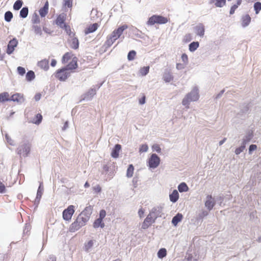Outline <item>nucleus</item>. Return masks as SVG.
Segmentation results:
<instances>
[{
    "label": "nucleus",
    "mask_w": 261,
    "mask_h": 261,
    "mask_svg": "<svg viewBox=\"0 0 261 261\" xmlns=\"http://www.w3.org/2000/svg\"><path fill=\"white\" fill-rule=\"evenodd\" d=\"M199 97L198 89L197 87H195L191 91L188 93L184 98L182 101V104L183 106H185L186 108H189L190 102L197 100Z\"/></svg>",
    "instance_id": "nucleus-1"
},
{
    "label": "nucleus",
    "mask_w": 261,
    "mask_h": 261,
    "mask_svg": "<svg viewBox=\"0 0 261 261\" xmlns=\"http://www.w3.org/2000/svg\"><path fill=\"white\" fill-rule=\"evenodd\" d=\"M31 144L28 141H24L22 145H20L17 148L18 154L22 155L25 158L28 156L31 151Z\"/></svg>",
    "instance_id": "nucleus-2"
},
{
    "label": "nucleus",
    "mask_w": 261,
    "mask_h": 261,
    "mask_svg": "<svg viewBox=\"0 0 261 261\" xmlns=\"http://www.w3.org/2000/svg\"><path fill=\"white\" fill-rule=\"evenodd\" d=\"M128 28L127 24H123L119 27L117 29L114 30L113 32L108 37L109 39L112 40L114 43L123 33V31Z\"/></svg>",
    "instance_id": "nucleus-3"
},
{
    "label": "nucleus",
    "mask_w": 261,
    "mask_h": 261,
    "mask_svg": "<svg viewBox=\"0 0 261 261\" xmlns=\"http://www.w3.org/2000/svg\"><path fill=\"white\" fill-rule=\"evenodd\" d=\"M161 162L160 158L156 153H152L147 161L149 169H154L158 167Z\"/></svg>",
    "instance_id": "nucleus-4"
},
{
    "label": "nucleus",
    "mask_w": 261,
    "mask_h": 261,
    "mask_svg": "<svg viewBox=\"0 0 261 261\" xmlns=\"http://www.w3.org/2000/svg\"><path fill=\"white\" fill-rule=\"evenodd\" d=\"M74 208V205H70L63 211L62 217L65 221H69L71 220L75 212Z\"/></svg>",
    "instance_id": "nucleus-5"
},
{
    "label": "nucleus",
    "mask_w": 261,
    "mask_h": 261,
    "mask_svg": "<svg viewBox=\"0 0 261 261\" xmlns=\"http://www.w3.org/2000/svg\"><path fill=\"white\" fill-rule=\"evenodd\" d=\"M55 76L60 81H65L70 76V73L62 67L56 71Z\"/></svg>",
    "instance_id": "nucleus-6"
},
{
    "label": "nucleus",
    "mask_w": 261,
    "mask_h": 261,
    "mask_svg": "<svg viewBox=\"0 0 261 261\" xmlns=\"http://www.w3.org/2000/svg\"><path fill=\"white\" fill-rule=\"evenodd\" d=\"M146 24L150 26L153 25L155 24H163V16L153 15L148 18Z\"/></svg>",
    "instance_id": "nucleus-7"
},
{
    "label": "nucleus",
    "mask_w": 261,
    "mask_h": 261,
    "mask_svg": "<svg viewBox=\"0 0 261 261\" xmlns=\"http://www.w3.org/2000/svg\"><path fill=\"white\" fill-rule=\"evenodd\" d=\"M44 191L43 185L42 182H40L38 187L36 198L34 201V209L36 210L40 203V199Z\"/></svg>",
    "instance_id": "nucleus-8"
},
{
    "label": "nucleus",
    "mask_w": 261,
    "mask_h": 261,
    "mask_svg": "<svg viewBox=\"0 0 261 261\" xmlns=\"http://www.w3.org/2000/svg\"><path fill=\"white\" fill-rule=\"evenodd\" d=\"M173 67H168L164 70V82L170 83L173 81L174 76L172 70Z\"/></svg>",
    "instance_id": "nucleus-9"
},
{
    "label": "nucleus",
    "mask_w": 261,
    "mask_h": 261,
    "mask_svg": "<svg viewBox=\"0 0 261 261\" xmlns=\"http://www.w3.org/2000/svg\"><path fill=\"white\" fill-rule=\"evenodd\" d=\"M18 44V42L16 38L11 39L7 45L6 53L9 55H11L14 52L15 48L17 46Z\"/></svg>",
    "instance_id": "nucleus-10"
},
{
    "label": "nucleus",
    "mask_w": 261,
    "mask_h": 261,
    "mask_svg": "<svg viewBox=\"0 0 261 261\" xmlns=\"http://www.w3.org/2000/svg\"><path fill=\"white\" fill-rule=\"evenodd\" d=\"M77 60L78 59L76 57H74L71 61H70L67 65L63 67L66 71L72 70L75 69L77 68Z\"/></svg>",
    "instance_id": "nucleus-11"
},
{
    "label": "nucleus",
    "mask_w": 261,
    "mask_h": 261,
    "mask_svg": "<svg viewBox=\"0 0 261 261\" xmlns=\"http://www.w3.org/2000/svg\"><path fill=\"white\" fill-rule=\"evenodd\" d=\"M96 93V89L95 88H91L86 93L83 95L82 99L86 101L91 100Z\"/></svg>",
    "instance_id": "nucleus-12"
},
{
    "label": "nucleus",
    "mask_w": 261,
    "mask_h": 261,
    "mask_svg": "<svg viewBox=\"0 0 261 261\" xmlns=\"http://www.w3.org/2000/svg\"><path fill=\"white\" fill-rule=\"evenodd\" d=\"M11 101L16 102L18 104H21L24 101V98L23 94L19 93H16L11 96Z\"/></svg>",
    "instance_id": "nucleus-13"
},
{
    "label": "nucleus",
    "mask_w": 261,
    "mask_h": 261,
    "mask_svg": "<svg viewBox=\"0 0 261 261\" xmlns=\"http://www.w3.org/2000/svg\"><path fill=\"white\" fill-rule=\"evenodd\" d=\"M216 204V202L212 196L211 195H207L206 197V200L205 202V206L210 211L213 209Z\"/></svg>",
    "instance_id": "nucleus-14"
},
{
    "label": "nucleus",
    "mask_w": 261,
    "mask_h": 261,
    "mask_svg": "<svg viewBox=\"0 0 261 261\" xmlns=\"http://www.w3.org/2000/svg\"><path fill=\"white\" fill-rule=\"evenodd\" d=\"M153 215L154 219L161 217L163 214V207L161 206H156L153 207L150 211Z\"/></svg>",
    "instance_id": "nucleus-15"
},
{
    "label": "nucleus",
    "mask_w": 261,
    "mask_h": 261,
    "mask_svg": "<svg viewBox=\"0 0 261 261\" xmlns=\"http://www.w3.org/2000/svg\"><path fill=\"white\" fill-rule=\"evenodd\" d=\"M121 149V145L119 144H116L113 148L111 155L113 158L117 159L119 157L120 151Z\"/></svg>",
    "instance_id": "nucleus-16"
},
{
    "label": "nucleus",
    "mask_w": 261,
    "mask_h": 261,
    "mask_svg": "<svg viewBox=\"0 0 261 261\" xmlns=\"http://www.w3.org/2000/svg\"><path fill=\"white\" fill-rule=\"evenodd\" d=\"M71 39L68 40L70 47L73 49H77L79 47V41L77 37H72Z\"/></svg>",
    "instance_id": "nucleus-17"
},
{
    "label": "nucleus",
    "mask_w": 261,
    "mask_h": 261,
    "mask_svg": "<svg viewBox=\"0 0 261 261\" xmlns=\"http://www.w3.org/2000/svg\"><path fill=\"white\" fill-rule=\"evenodd\" d=\"M49 4L46 1L44 6L39 10V15L41 17H44L48 12Z\"/></svg>",
    "instance_id": "nucleus-18"
},
{
    "label": "nucleus",
    "mask_w": 261,
    "mask_h": 261,
    "mask_svg": "<svg viewBox=\"0 0 261 261\" xmlns=\"http://www.w3.org/2000/svg\"><path fill=\"white\" fill-rule=\"evenodd\" d=\"M98 24L97 23H94L90 24L88 27L85 29V34L86 35L95 32L98 29Z\"/></svg>",
    "instance_id": "nucleus-19"
},
{
    "label": "nucleus",
    "mask_w": 261,
    "mask_h": 261,
    "mask_svg": "<svg viewBox=\"0 0 261 261\" xmlns=\"http://www.w3.org/2000/svg\"><path fill=\"white\" fill-rule=\"evenodd\" d=\"M80 222L76 219L72 224L70 225L69 228V231L71 232H74L80 229L82 226L80 224Z\"/></svg>",
    "instance_id": "nucleus-20"
},
{
    "label": "nucleus",
    "mask_w": 261,
    "mask_h": 261,
    "mask_svg": "<svg viewBox=\"0 0 261 261\" xmlns=\"http://www.w3.org/2000/svg\"><path fill=\"white\" fill-rule=\"evenodd\" d=\"M66 18L63 14L58 15L55 20V23L60 28L63 27V24H66L65 22Z\"/></svg>",
    "instance_id": "nucleus-21"
},
{
    "label": "nucleus",
    "mask_w": 261,
    "mask_h": 261,
    "mask_svg": "<svg viewBox=\"0 0 261 261\" xmlns=\"http://www.w3.org/2000/svg\"><path fill=\"white\" fill-rule=\"evenodd\" d=\"M197 35L203 37L204 35L205 29L203 24L199 23L195 28Z\"/></svg>",
    "instance_id": "nucleus-22"
},
{
    "label": "nucleus",
    "mask_w": 261,
    "mask_h": 261,
    "mask_svg": "<svg viewBox=\"0 0 261 261\" xmlns=\"http://www.w3.org/2000/svg\"><path fill=\"white\" fill-rule=\"evenodd\" d=\"M11 96L7 92H4L0 93V102L5 103L7 101H11Z\"/></svg>",
    "instance_id": "nucleus-23"
},
{
    "label": "nucleus",
    "mask_w": 261,
    "mask_h": 261,
    "mask_svg": "<svg viewBox=\"0 0 261 261\" xmlns=\"http://www.w3.org/2000/svg\"><path fill=\"white\" fill-rule=\"evenodd\" d=\"M38 66L41 69L47 71L49 69V61L48 60L43 59L38 62Z\"/></svg>",
    "instance_id": "nucleus-24"
},
{
    "label": "nucleus",
    "mask_w": 261,
    "mask_h": 261,
    "mask_svg": "<svg viewBox=\"0 0 261 261\" xmlns=\"http://www.w3.org/2000/svg\"><path fill=\"white\" fill-rule=\"evenodd\" d=\"M76 219L78 221V222H80V224L83 227L86 225V223L89 220L90 218L86 216H84L83 215H82V214H80L77 217Z\"/></svg>",
    "instance_id": "nucleus-25"
},
{
    "label": "nucleus",
    "mask_w": 261,
    "mask_h": 261,
    "mask_svg": "<svg viewBox=\"0 0 261 261\" xmlns=\"http://www.w3.org/2000/svg\"><path fill=\"white\" fill-rule=\"evenodd\" d=\"M93 212V206L89 205L86 206L85 209L81 212V214L83 215L84 216H86L89 218H90V216Z\"/></svg>",
    "instance_id": "nucleus-26"
},
{
    "label": "nucleus",
    "mask_w": 261,
    "mask_h": 261,
    "mask_svg": "<svg viewBox=\"0 0 261 261\" xmlns=\"http://www.w3.org/2000/svg\"><path fill=\"white\" fill-rule=\"evenodd\" d=\"M179 198V194L176 190H174L173 192L169 194V199L171 202L175 203Z\"/></svg>",
    "instance_id": "nucleus-27"
},
{
    "label": "nucleus",
    "mask_w": 261,
    "mask_h": 261,
    "mask_svg": "<svg viewBox=\"0 0 261 261\" xmlns=\"http://www.w3.org/2000/svg\"><path fill=\"white\" fill-rule=\"evenodd\" d=\"M182 218H183V216L180 213H177L175 216H174L172 219V224L176 226L177 224L180 222L182 219Z\"/></svg>",
    "instance_id": "nucleus-28"
},
{
    "label": "nucleus",
    "mask_w": 261,
    "mask_h": 261,
    "mask_svg": "<svg viewBox=\"0 0 261 261\" xmlns=\"http://www.w3.org/2000/svg\"><path fill=\"white\" fill-rule=\"evenodd\" d=\"M241 20H242V25L243 27L245 28L249 24V23L251 21V17L249 16V15L246 14L242 17Z\"/></svg>",
    "instance_id": "nucleus-29"
},
{
    "label": "nucleus",
    "mask_w": 261,
    "mask_h": 261,
    "mask_svg": "<svg viewBox=\"0 0 261 261\" xmlns=\"http://www.w3.org/2000/svg\"><path fill=\"white\" fill-rule=\"evenodd\" d=\"M105 224L103 222V220L100 218L96 219L93 224V226L94 228H97L98 227H100L101 228H104Z\"/></svg>",
    "instance_id": "nucleus-30"
},
{
    "label": "nucleus",
    "mask_w": 261,
    "mask_h": 261,
    "mask_svg": "<svg viewBox=\"0 0 261 261\" xmlns=\"http://www.w3.org/2000/svg\"><path fill=\"white\" fill-rule=\"evenodd\" d=\"M114 166L112 165V166H108L107 165H105L103 166V173L108 174L110 175H112L113 174V170Z\"/></svg>",
    "instance_id": "nucleus-31"
},
{
    "label": "nucleus",
    "mask_w": 261,
    "mask_h": 261,
    "mask_svg": "<svg viewBox=\"0 0 261 261\" xmlns=\"http://www.w3.org/2000/svg\"><path fill=\"white\" fill-rule=\"evenodd\" d=\"M209 3L210 4L215 3L216 7L221 8L225 5L226 0H210Z\"/></svg>",
    "instance_id": "nucleus-32"
},
{
    "label": "nucleus",
    "mask_w": 261,
    "mask_h": 261,
    "mask_svg": "<svg viewBox=\"0 0 261 261\" xmlns=\"http://www.w3.org/2000/svg\"><path fill=\"white\" fill-rule=\"evenodd\" d=\"M177 188L178 190L180 193L188 192L189 190L188 186H187V184L185 182H182L179 184L177 187Z\"/></svg>",
    "instance_id": "nucleus-33"
},
{
    "label": "nucleus",
    "mask_w": 261,
    "mask_h": 261,
    "mask_svg": "<svg viewBox=\"0 0 261 261\" xmlns=\"http://www.w3.org/2000/svg\"><path fill=\"white\" fill-rule=\"evenodd\" d=\"M61 28L64 29L66 32V34L70 37H72L75 36V33L71 32L70 26L67 23L63 24V27H62V28Z\"/></svg>",
    "instance_id": "nucleus-34"
},
{
    "label": "nucleus",
    "mask_w": 261,
    "mask_h": 261,
    "mask_svg": "<svg viewBox=\"0 0 261 261\" xmlns=\"http://www.w3.org/2000/svg\"><path fill=\"white\" fill-rule=\"evenodd\" d=\"M94 240H89L88 242H86L84 244L83 249L86 252H89L90 249L93 246Z\"/></svg>",
    "instance_id": "nucleus-35"
},
{
    "label": "nucleus",
    "mask_w": 261,
    "mask_h": 261,
    "mask_svg": "<svg viewBox=\"0 0 261 261\" xmlns=\"http://www.w3.org/2000/svg\"><path fill=\"white\" fill-rule=\"evenodd\" d=\"M28 13H29L28 7L27 6L23 7L20 11L19 16L20 18H25L28 16Z\"/></svg>",
    "instance_id": "nucleus-36"
},
{
    "label": "nucleus",
    "mask_w": 261,
    "mask_h": 261,
    "mask_svg": "<svg viewBox=\"0 0 261 261\" xmlns=\"http://www.w3.org/2000/svg\"><path fill=\"white\" fill-rule=\"evenodd\" d=\"M42 118L41 114L38 113L35 115V119L33 121H30V122H32L36 125H39L41 123Z\"/></svg>",
    "instance_id": "nucleus-37"
},
{
    "label": "nucleus",
    "mask_w": 261,
    "mask_h": 261,
    "mask_svg": "<svg viewBox=\"0 0 261 261\" xmlns=\"http://www.w3.org/2000/svg\"><path fill=\"white\" fill-rule=\"evenodd\" d=\"M26 80L28 82H31L35 78V74L33 70L28 71L25 75Z\"/></svg>",
    "instance_id": "nucleus-38"
},
{
    "label": "nucleus",
    "mask_w": 261,
    "mask_h": 261,
    "mask_svg": "<svg viewBox=\"0 0 261 261\" xmlns=\"http://www.w3.org/2000/svg\"><path fill=\"white\" fill-rule=\"evenodd\" d=\"M199 46V43L197 41H193L189 45V49L191 52L195 51Z\"/></svg>",
    "instance_id": "nucleus-39"
},
{
    "label": "nucleus",
    "mask_w": 261,
    "mask_h": 261,
    "mask_svg": "<svg viewBox=\"0 0 261 261\" xmlns=\"http://www.w3.org/2000/svg\"><path fill=\"white\" fill-rule=\"evenodd\" d=\"M208 214V212L206 210H202L197 215L196 219L197 221H202L203 219L207 216Z\"/></svg>",
    "instance_id": "nucleus-40"
},
{
    "label": "nucleus",
    "mask_w": 261,
    "mask_h": 261,
    "mask_svg": "<svg viewBox=\"0 0 261 261\" xmlns=\"http://www.w3.org/2000/svg\"><path fill=\"white\" fill-rule=\"evenodd\" d=\"M134 171V167L133 164H129L127 167L126 176L127 178L133 176Z\"/></svg>",
    "instance_id": "nucleus-41"
},
{
    "label": "nucleus",
    "mask_w": 261,
    "mask_h": 261,
    "mask_svg": "<svg viewBox=\"0 0 261 261\" xmlns=\"http://www.w3.org/2000/svg\"><path fill=\"white\" fill-rule=\"evenodd\" d=\"M13 15L10 11H6L4 14V19L6 22H9L13 18Z\"/></svg>",
    "instance_id": "nucleus-42"
},
{
    "label": "nucleus",
    "mask_w": 261,
    "mask_h": 261,
    "mask_svg": "<svg viewBox=\"0 0 261 261\" xmlns=\"http://www.w3.org/2000/svg\"><path fill=\"white\" fill-rule=\"evenodd\" d=\"M31 22L33 25L38 24L40 22L39 16L36 12H35L32 15Z\"/></svg>",
    "instance_id": "nucleus-43"
},
{
    "label": "nucleus",
    "mask_w": 261,
    "mask_h": 261,
    "mask_svg": "<svg viewBox=\"0 0 261 261\" xmlns=\"http://www.w3.org/2000/svg\"><path fill=\"white\" fill-rule=\"evenodd\" d=\"M23 4L22 0L16 1L13 6V9L15 11L19 10L22 6Z\"/></svg>",
    "instance_id": "nucleus-44"
},
{
    "label": "nucleus",
    "mask_w": 261,
    "mask_h": 261,
    "mask_svg": "<svg viewBox=\"0 0 261 261\" xmlns=\"http://www.w3.org/2000/svg\"><path fill=\"white\" fill-rule=\"evenodd\" d=\"M72 53L71 52L66 53L62 57V62L63 63H67L71 58Z\"/></svg>",
    "instance_id": "nucleus-45"
},
{
    "label": "nucleus",
    "mask_w": 261,
    "mask_h": 261,
    "mask_svg": "<svg viewBox=\"0 0 261 261\" xmlns=\"http://www.w3.org/2000/svg\"><path fill=\"white\" fill-rule=\"evenodd\" d=\"M149 68H150V67L148 66H144L143 67H141L139 70L140 74L142 76L146 75L149 72Z\"/></svg>",
    "instance_id": "nucleus-46"
},
{
    "label": "nucleus",
    "mask_w": 261,
    "mask_h": 261,
    "mask_svg": "<svg viewBox=\"0 0 261 261\" xmlns=\"http://www.w3.org/2000/svg\"><path fill=\"white\" fill-rule=\"evenodd\" d=\"M155 219H154V217L152 213L150 212V213L147 215L146 218L144 219V221L147 222V223H149L150 224H152L154 222V220Z\"/></svg>",
    "instance_id": "nucleus-47"
},
{
    "label": "nucleus",
    "mask_w": 261,
    "mask_h": 261,
    "mask_svg": "<svg viewBox=\"0 0 261 261\" xmlns=\"http://www.w3.org/2000/svg\"><path fill=\"white\" fill-rule=\"evenodd\" d=\"M32 29L34 30L35 34L39 35L40 36L42 35V30L40 26L34 24L32 25Z\"/></svg>",
    "instance_id": "nucleus-48"
},
{
    "label": "nucleus",
    "mask_w": 261,
    "mask_h": 261,
    "mask_svg": "<svg viewBox=\"0 0 261 261\" xmlns=\"http://www.w3.org/2000/svg\"><path fill=\"white\" fill-rule=\"evenodd\" d=\"M31 225L29 223H26L25 224L23 231V237H24L25 235L29 236V232L31 230Z\"/></svg>",
    "instance_id": "nucleus-49"
},
{
    "label": "nucleus",
    "mask_w": 261,
    "mask_h": 261,
    "mask_svg": "<svg viewBox=\"0 0 261 261\" xmlns=\"http://www.w3.org/2000/svg\"><path fill=\"white\" fill-rule=\"evenodd\" d=\"M136 55V51L134 50H130L127 54V59L128 61H133L135 59Z\"/></svg>",
    "instance_id": "nucleus-50"
},
{
    "label": "nucleus",
    "mask_w": 261,
    "mask_h": 261,
    "mask_svg": "<svg viewBox=\"0 0 261 261\" xmlns=\"http://www.w3.org/2000/svg\"><path fill=\"white\" fill-rule=\"evenodd\" d=\"M254 9L256 14H258L261 10V3L257 2L254 4Z\"/></svg>",
    "instance_id": "nucleus-51"
},
{
    "label": "nucleus",
    "mask_w": 261,
    "mask_h": 261,
    "mask_svg": "<svg viewBox=\"0 0 261 261\" xmlns=\"http://www.w3.org/2000/svg\"><path fill=\"white\" fill-rule=\"evenodd\" d=\"M192 40V36L191 34H187L184 37L182 41L184 43H188Z\"/></svg>",
    "instance_id": "nucleus-52"
},
{
    "label": "nucleus",
    "mask_w": 261,
    "mask_h": 261,
    "mask_svg": "<svg viewBox=\"0 0 261 261\" xmlns=\"http://www.w3.org/2000/svg\"><path fill=\"white\" fill-rule=\"evenodd\" d=\"M139 181V177L137 175H135L132 180L133 186L134 188H137L138 182Z\"/></svg>",
    "instance_id": "nucleus-53"
},
{
    "label": "nucleus",
    "mask_w": 261,
    "mask_h": 261,
    "mask_svg": "<svg viewBox=\"0 0 261 261\" xmlns=\"http://www.w3.org/2000/svg\"><path fill=\"white\" fill-rule=\"evenodd\" d=\"M114 43L112 42V40L107 38V40L105 42L103 46L105 47V49L109 48Z\"/></svg>",
    "instance_id": "nucleus-54"
},
{
    "label": "nucleus",
    "mask_w": 261,
    "mask_h": 261,
    "mask_svg": "<svg viewBox=\"0 0 261 261\" xmlns=\"http://www.w3.org/2000/svg\"><path fill=\"white\" fill-rule=\"evenodd\" d=\"M5 137L8 143H9L10 145L12 146L14 145V141L11 138V137L9 136L8 134H5Z\"/></svg>",
    "instance_id": "nucleus-55"
},
{
    "label": "nucleus",
    "mask_w": 261,
    "mask_h": 261,
    "mask_svg": "<svg viewBox=\"0 0 261 261\" xmlns=\"http://www.w3.org/2000/svg\"><path fill=\"white\" fill-rule=\"evenodd\" d=\"M148 149V146L146 144H142L140 146L139 148V152H146Z\"/></svg>",
    "instance_id": "nucleus-56"
},
{
    "label": "nucleus",
    "mask_w": 261,
    "mask_h": 261,
    "mask_svg": "<svg viewBox=\"0 0 261 261\" xmlns=\"http://www.w3.org/2000/svg\"><path fill=\"white\" fill-rule=\"evenodd\" d=\"M18 73L21 76H23L25 73V69L24 67L18 66L17 68Z\"/></svg>",
    "instance_id": "nucleus-57"
},
{
    "label": "nucleus",
    "mask_w": 261,
    "mask_h": 261,
    "mask_svg": "<svg viewBox=\"0 0 261 261\" xmlns=\"http://www.w3.org/2000/svg\"><path fill=\"white\" fill-rule=\"evenodd\" d=\"M181 59L183 63H184L185 65H186L188 64L189 62L188 57L187 54H182L181 57Z\"/></svg>",
    "instance_id": "nucleus-58"
},
{
    "label": "nucleus",
    "mask_w": 261,
    "mask_h": 261,
    "mask_svg": "<svg viewBox=\"0 0 261 261\" xmlns=\"http://www.w3.org/2000/svg\"><path fill=\"white\" fill-rule=\"evenodd\" d=\"M183 261H197V259L194 258L192 254H187Z\"/></svg>",
    "instance_id": "nucleus-59"
},
{
    "label": "nucleus",
    "mask_w": 261,
    "mask_h": 261,
    "mask_svg": "<svg viewBox=\"0 0 261 261\" xmlns=\"http://www.w3.org/2000/svg\"><path fill=\"white\" fill-rule=\"evenodd\" d=\"M152 149L153 151H156L158 153L161 152V148L159 145L155 144L152 146Z\"/></svg>",
    "instance_id": "nucleus-60"
},
{
    "label": "nucleus",
    "mask_w": 261,
    "mask_h": 261,
    "mask_svg": "<svg viewBox=\"0 0 261 261\" xmlns=\"http://www.w3.org/2000/svg\"><path fill=\"white\" fill-rule=\"evenodd\" d=\"M257 149V146L255 144H251L249 146L248 153L251 154L252 152Z\"/></svg>",
    "instance_id": "nucleus-61"
},
{
    "label": "nucleus",
    "mask_w": 261,
    "mask_h": 261,
    "mask_svg": "<svg viewBox=\"0 0 261 261\" xmlns=\"http://www.w3.org/2000/svg\"><path fill=\"white\" fill-rule=\"evenodd\" d=\"M64 5L70 8L72 6V0H64Z\"/></svg>",
    "instance_id": "nucleus-62"
},
{
    "label": "nucleus",
    "mask_w": 261,
    "mask_h": 261,
    "mask_svg": "<svg viewBox=\"0 0 261 261\" xmlns=\"http://www.w3.org/2000/svg\"><path fill=\"white\" fill-rule=\"evenodd\" d=\"M245 149L244 145H241L240 147L237 148L235 150V153L237 155L240 154Z\"/></svg>",
    "instance_id": "nucleus-63"
},
{
    "label": "nucleus",
    "mask_w": 261,
    "mask_h": 261,
    "mask_svg": "<svg viewBox=\"0 0 261 261\" xmlns=\"http://www.w3.org/2000/svg\"><path fill=\"white\" fill-rule=\"evenodd\" d=\"M106 216V211L103 209L101 210L99 212L98 218L103 220V219L105 218Z\"/></svg>",
    "instance_id": "nucleus-64"
}]
</instances>
